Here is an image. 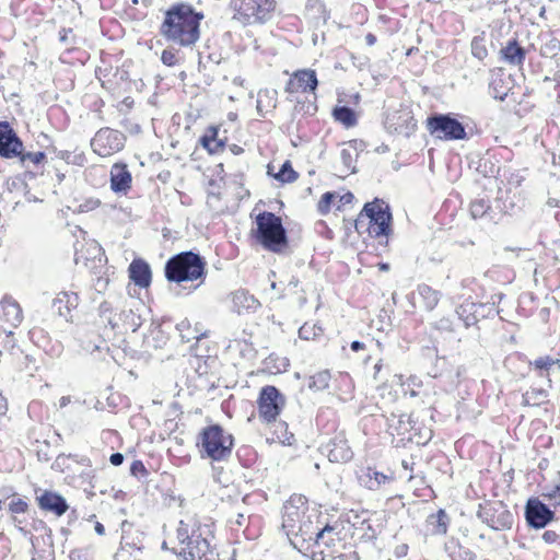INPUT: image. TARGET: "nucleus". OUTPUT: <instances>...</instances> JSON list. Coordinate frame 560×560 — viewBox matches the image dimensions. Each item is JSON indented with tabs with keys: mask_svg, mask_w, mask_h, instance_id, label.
I'll return each instance as SVG.
<instances>
[{
	"mask_svg": "<svg viewBox=\"0 0 560 560\" xmlns=\"http://www.w3.org/2000/svg\"><path fill=\"white\" fill-rule=\"evenodd\" d=\"M203 13L191 4L178 2L172 4L164 14L160 34L166 40L179 47H192L200 37V22Z\"/></svg>",
	"mask_w": 560,
	"mask_h": 560,
	"instance_id": "nucleus-1",
	"label": "nucleus"
},
{
	"mask_svg": "<svg viewBox=\"0 0 560 560\" xmlns=\"http://www.w3.org/2000/svg\"><path fill=\"white\" fill-rule=\"evenodd\" d=\"M256 229L252 236L266 250L283 254L289 245L287 229L282 219L273 212L262 211L255 219Z\"/></svg>",
	"mask_w": 560,
	"mask_h": 560,
	"instance_id": "nucleus-2",
	"label": "nucleus"
},
{
	"mask_svg": "<svg viewBox=\"0 0 560 560\" xmlns=\"http://www.w3.org/2000/svg\"><path fill=\"white\" fill-rule=\"evenodd\" d=\"M206 260L198 253L191 250L178 253L167 259L164 275L168 282L182 283L200 280L194 287L196 290L206 278Z\"/></svg>",
	"mask_w": 560,
	"mask_h": 560,
	"instance_id": "nucleus-3",
	"label": "nucleus"
},
{
	"mask_svg": "<svg viewBox=\"0 0 560 560\" xmlns=\"http://www.w3.org/2000/svg\"><path fill=\"white\" fill-rule=\"evenodd\" d=\"M176 536L182 546L179 555L185 560H218L217 552L203 537L201 526L197 522L179 521Z\"/></svg>",
	"mask_w": 560,
	"mask_h": 560,
	"instance_id": "nucleus-4",
	"label": "nucleus"
},
{
	"mask_svg": "<svg viewBox=\"0 0 560 560\" xmlns=\"http://www.w3.org/2000/svg\"><path fill=\"white\" fill-rule=\"evenodd\" d=\"M197 446L202 458L223 462L232 455L234 438L220 424H210L199 432Z\"/></svg>",
	"mask_w": 560,
	"mask_h": 560,
	"instance_id": "nucleus-5",
	"label": "nucleus"
},
{
	"mask_svg": "<svg viewBox=\"0 0 560 560\" xmlns=\"http://www.w3.org/2000/svg\"><path fill=\"white\" fill-rule=\"evenodd\" d=\"M364 217L370 220L368 231L372 237L378 238L390 234L393 215L387 202L375 198L373 201L364 205L354 224V228L359 233L361 228H363Z\"/></svg>",
	"mask_w": 560,
	"mask_h": 560,
	"instance_id": "nucleus-6",
	"label": "nucleus"
},
{
	"mask_svg": "<svg viewBox=\"0 0 560 560\" xmlns=\"http://www.w3.org/2000/svg\"><path fill=\"white\" fill-rule=\"evenodd\" d=\"M233 19L244 25L265 24L276 10V0H230Z\"/></svg>",
	"mask_w": 560,
	"mask_h": 560,
	"instance_id": "nucleus-7",
	"label": "nucleus"
},
{
	"mask_svg": "<svg viewBox=\"0 0 560 560\" xmlns=\"http://www.w3.org/2000/svg\"><path fill=\"white\" fill-rule=\"evenodd\" d=\"M282 527L295 548H302L304 542L313 539V533H310L312 522L303 521L299 508L292 503L284 506Z\"/></svg>",
	"mask_w": 560,
	"mask_h": 560,
	"instance_id": "nucleus-8",
	"label": "nucleus"
},
{
	"mask_svg": "<svg viewBox=\"0 0 560 560\" xmlns=\"http://www.w3.org/2000/svg\"><path fill=\"white\" fill-rule=\"evenodd\" d=\"M431 135L444 140H464L467 133L464 125L451 114H434L428 118Z\"/></svg>",
	"mask_w": 560,
	"mask_h": 560,
	"instance_id": "nucleus-9",
	"label": "nucleus"
},
{
	"mask_svg": "<svg viewBox=\"0 0 560 560\" xmlns=\"http://www.w3.org/2000/svg\"><path fill=\"white\" fill-rule=\"evenodd\" d=\"M478 517L494 530L510 529L514 523V515L501 501L480 505Z\"/></svg>",
	"mask_w": 560,
	"mask_h": 560,
	"instance_id": "nucleus-10",
	"label": "nucleus"
},
{
	"mask_svg": "<svg viewBox=\"0 0 560 560\" xmlns=\"http://www.w3.org/2000/svg\"><path fill=\"white\" fill-rule=\"evenodd\" d=\"M126 136L115 129L101 128L91 140V148L94 153L102 158L110 156L125 147Z\"/></svg>",
	"mask_w": 560,
	"mask_h": 560,
	"instance_id": "nucleus-11",
	"label": "nucleus"
},
{
	"mask_svg": "<svg viewBox=\"0 0 560 560\" xmlns=\"http://www.w3.org/2000/svg\"><path fill=\"white\" fill-rule=\"evenodd\" d=\"M259 417L266 422H275L285 405V397L272 385L260 389L257 400Z\"/></svg>",
	"mask_w": 560,
	"mask_h": 560,
	"instance_id": "nucleus-12",
	"label": "nucleus"
},
{
	"mask_svg": "<svg viewBox=\"0 0 560 560\" xmlns=\"http://www.w3.org/2000/svg\"><path fill=\"white\" fill-rule=\"evenodd\" d=\"M555 517L545 503L538 499H529L525 506V518L527 524L536 529L545 528Z\"/></svg>",
	"mask_w": 560,
	"mask_h": 560,
	"instance_id": "nucleus-13",
	"label": "nucleus"
},
{
	"mask_svg": "<svg viewBox=\"0 0 560 560\" xmlns=\"http://www.w3.org/2000/svg\"><path fill=\"white\" fill-rule=\"evenodd\" d=\"M23 149V142L8 121H0V156L18 158Z\"/></svg>",
	"mask_w": 560,
	"mask_h": 560,
	"instance_id": "nucleus-14",
	"label": "nucleus"
},
{
	"mask_svg": "<svg viewBox=\"0 0 560 560\" xmlns=\"http://www.w3.org/2000/svg\"><path fill=\"white\" fill-rule=\"evenodd\" d=\"M318 80L316 72L311 69L295 71L285 85V92L293 94L298 92L314 93L317 89Z\"/></svg>",
	"mask_w": 560,
	"mask_h": 560,
	"instance_id": "nucleus-15",
	"label": "nucleus"
},
{
	"mask_svg": "<svg viewBox=\"0 0 560 560\" xmlns=\"http://www.w3.org/2000/svg\"><path fill=\"white\" fill-rule=\"evenodd\" d=\"M31 341L40 348L51 358H58L63 351V346L59 341H52L48 334L40 327H33L28 331Z\"/></svg>",
	"mask_w": 560,
	"mask_h": 560,
	"instance_id": "nucleus-16",
	"label": "nucleus"
},
{
	"mask_svg": "<svg viewBox=\"0 0 560 560\" xmlns=\"http://www.w3.org/2000/svg\"><path fill=\"white\" fill-rule=\"evenodd\" d=\"M36 501L40 510L54 513L57 516L63 515L69 508L61 494L49 490H45L37 495Z\"/></svg>",
	"mask_w": 560,
	"mask_h": 560,
	"instance_id": "nucleus-17",
	"label": "nucleus"
},
{
	"mask_svg": "<svg viewBox=\"0 0 560 560\" xmlns=\"http://www.w3.org/2000/svg\"><path fill=\"white\" fill-rule=\"evenodd\" d=\"M147 311L145 305L140 301H133L132 305L125 308L119 314V319L126 329H131L132 332L137 331L142 323V312Z\"/></svg>",
	"mask_w": 560,
	"mask_h": 560,
	"instance_id": "nucleus-18",
	"label": "nucleus"
},
{
	"mask_svg": "<svg viewBox=\"0 0 560 560\" xmlns=\"http://www.w3.org/2000/svg\"><path fill=\"white\" fill-rule=\"evenodd\" d=\"M79 295L74 292H60L52 301V308L67 322L72 320L71 311L77 308Z\"/></svg>",
	"mask_w": 560,
	"mask_h": 560,
	"instance_id": "nucleus-19",
	"label": "nucleus"
},
{
	"mask_svg": "<svg viewBox=\"0 0 560 560\" xmlns=\"http://www.w3.org/2000/svg\"><path fill=\"white\" fill-rule=\"evenodd\" d=\"M131 173L128 171L127 165L116 163L110 170V188L114 192L126 194L131 185Z\"/></svg>",
	"mask_w": 560,
	"mask_h": 560,
	"instance_id": "nucleus-20",
	"label": "nucleus"
},
{
	"mask_svg": "<svg viewBox=\"0 0 560 560\" xmlns=\"http://www.w3.org/2000/svg\"><path fill=\"white\" fill-rule=\"evenodd\" d=\"M129 277L140 288H148L151 283V268L143 259H133L129 265Z\"/></svg>",
	"mask_w": 560,
	"mask_h": 560,
	"instance_id": "nucleus-21",
	"label": "nucleus"
},
{
	"mask_svg": "<svg viewBox=\"0 0 560 560\" xmlns=\"http://www.w3.org/2000/svg\"><path fill=\"white\" fill-rule=\"evenodd\" d=\"M470 214L476 219L483 220L489 223H497L500 219V212H497L490 206L489 199L478 198L470 203Z\"/></svg>",
	"mask_w": 560,
	"mask_h": 560,
	"instance_id": "nucleus-22",
	"label": "nucleus"
},
{
	"mask_svg": "<svg viewBox=\"0 0 560 560\" xmlns=\"http://www.w3.org/2000/svg\"><path fill=\"white\" fill-rule=\"evenodd\" d=\"M0 304L4 320L12 327H18L23 320V311L20 304L9 295H4Z\"/></svg>",
	"mask_w": 560,
	"mask_h": 560,
	"instance_id": "nucleus-23",
	"label": "nucleus"
},
{
	"mask_svg": "<svg viewBox=\"0 0 560 560\" xmlns=\"http://www.w3.org/2000/svg\"><path fill=\"white\" fill-rule=\"evenodd\" d=\"M328 458L330 462L340 463L348 462L352 458L353 453L347 441L341 436H336L328 445Z\"/></svg>",
	"mask_w": 560,
	"mask_h": 560,
	"instance_id": "nucleus-24",
	"label": "nucleus"
},
{
	"mask_svg": "<svg viewBox=\"0 0 560 560\" xmlns=\"http://www.w3.org/2000/svg\"><path fill=\"white\" fill-rule=\"evenodd\" d=\"M500 54L502 60L511 66H522L526 57V50L516 39L510 40L506 46L500 50Z\"/></svg>",
	"mask_w": 560,
	"mask_h": 560,
	"instance_id": "nucleus-25",
	"label": "nucleus"
},
{
	"mask_svg": "<svg viewBox=\"0 0 560 560\" xmlns=\"http://www.w3.org/2000/svg\"><path fill=\"white\" fill-rule=\"evenodd\" d=\"M389 477L381 471L371 467L366 468L359 476L360 485L369 490H377L382 485L386 483Z\"/></svg>",
	"mask_w": 560,
	"mask_h": 560,
	"instance_id": "nucleus-26",
	"label": "nucleus"
},
{
	"mask_svg": "<svg viewBox=\"0 0 560 560\" xmlns=\"http://www.w3.org/2000/svg\"><path fill=\"white\" fill-rule=\"evenodd\" d=\"M450 517L446 512L440 509L427 517L425 524L432 535H444L447 532Z\"/></svg>",
	"mask_w": 560,
	"mask_h": 560,
	"instance_id": "nucleus-27",
	"label": "nucleus"
},
{
	"mask_svg": "<svg viewBox=\"0 0 560 560\" xmlns=\"http://www.w3.org/2000/svg\"><path fill=\"white\" fill-rule=\"evenodd\" d=\"M482 304H476L474 302H466L460 304L457 310L456 314L458 318L464 323L465 327L474 326L478 323L479 316L478 312L480 308H482Z\"/></svg>",
	"mask_w": 560,
	"mask_h": 560,
	"instance_id": "nucleus-28",
	"label": "nucleus"
},
{
	"mask_svg": "<svg viewBox=\"0 0 560 560\" xmlns=\"http://www.w3.org/2000/svg\"><path fill=\"white\" fill-rule=\"evenodd\" d=\"M413 420L410 415L392 412L387 417L388 429H393L398 435H404L413 428Z\"/></svg>",
	"mask_w": 560,
	"mask_h": 560,
	"instance_id": "nucleus-29",
	"label": "nucleus"
},
{
	"mask_svg": "<svg viewBox=\"0 0 560 560\" xmlns=\"http://www.w3.org/2000/svg\"><path fill=\"white\" fill-rule=\"evenodd\" d=\"M277 107V91L260 90L257 95L256 110L259 117H265L267 112Z\"/></svg>",
	"mask_w": 560,
	"mask_h": 560,
	"instance_id": "nucleus-30",
	"label": "nucleus"
},
{
	"mask_svg": "<svg viewBox=\"0 0 560 560\" xmlns=\"http://www.w3.org/2000/svg\"><path fill=\"white\" fill-rule=\"evenodd\" d=\"M200 144L210 153L217 154L224 148V140L218 138V128L209 127L199 140Z\"/></svg>",
	"mask_w": 560,
	"mask_h": 560,
	"instance_id": "nucleus-31",
	"label": "nucleus"
},
{
	"mask_svg": "<svg viewBox=\"0 0 560 560\" xmlns=\"http://www.w3.org/2000/svg\"><path fill=\"white\" fill-rule=\"evenodd\" d=\"M417 296L420 299V302L423 304V307L431 312L439 304L441 299V293L428 284H419L417 288Z\"/></svg>",
	"mask_w": 560,
	"mask_h": 560,
	"instance_id": "nucleus-32",
	"label": "nucleus"
},
{
	"mask_svg": "<svg viewBox=\"0 0 560 560\" xmlns=\"http://www.w3.org/2000/svg\"><path fill=\"white\" fill-rule=\"evenodd\" d=\"M313 533V541L315 546L324 545L328 548L335 546V542L338 540L337 533H335V528L332 526L326 525L325 527L316 530H311Z\"/></svg>",
	"mask_w": 560,
	"mask_h": 560,
	"instance_id": "nucleus-33",
	"label": "nucleus"
},
{
	"mask_svg": "<svg viewBox=\"0 0 560 560\" xmlns=\"http://www.w3.org/2000/svg\"><path fill=\"white\" fill-rule=\"evenodd\" d=\"M445 550L452 560H475L476 558L470 549L460 546L454 538L445 544Z\"/></svg>",
	"mask_w": 560,
	"mask_h": 560,
	"instance_id": "nucleus-34",
	"label": "nucleus"
},
{
	"mask_svg": "<svg viewBox=\"0 0 560 560\" xmlns=\"http://www.w3.org/2000/svg\"><path fill=\"white\" fill-rule=\"evenodd\" d=\"M336 121L341 122L345 127L350 128L357 125L355 112L349 106H337L332 110Z\"/></svg>",
	"mask_w": 560,
	"mask_h": 560,
	"instance_id": "nucleus-35",
	"label": "nucleus"
},
{
	"mask_svg": "<svg viewBox=\"0 0 560 560\" xmlns=\"http://www.w3.org/2000/svg\"><path fill=\"white\" fill-rule=\"evenodd\" d=\"M331 375L329 371H319L316 374L310 376L308 388L313 392H322L329 387Z\"/></svg>",
	"mask_w": 560,
	"mask_h": 560,
	"instance_id": "nucleus-36",
	"label": "nucleus"
},
{
	"mask_svg": "<svg viewBox=\"0 0 560 560\" xmlns=\"http://www.w3.org/2000/svg\"><path fill=\"white\" fill-rule=\"evenodd\" d=\"M56 156L71 165L83 166L86 163V156L84 152L80 150H59L56 151Z\"/></svg>",
	"mask_w": 560,
	"mask_h": 560,
	"instance_id": "nucleus-37",
	"label": "nucleus"
},
{
	"mask_svg": "<svg viewBox=\"0 0 560 560\" xmlns=\"http://www.w3.org/2000/svg\"><path fill=\"white\" fill-rule=\"evenodd\" d=\"M547 396V390L542 388H530L523 394V404L527 406H539L546 400Z\"/></svg>",
	"mask_w": 560,
	"mask_h": 560,
	"instance_id": "nucleus-38",
	"label": "nucleus"
},
{
	"mask_svg": "<svg viewBox=\"0 0 560 560\" xmlns=\"http://www.w3.org/2000/svg\"><path fill=\"white\" fill-rule=\"evenodd\" d=\"M298 173L293 170L290 161H285L279 172L275 175V178L281 183H293L298 179Z\"/></svg>",
	"mask_w": 560,
	"mask_h": 560,
	"instance_id": "nucleus-39",
	"label": "nucleus"
},
{
	"mask_svg": "<svg viewBox=\"0 0 560 560\" xmlns=\"http://www.w3.org/2000/svg\"><path fill=\"white\" fill-rule=\"evenodd\" d=\"M340 160L343 166L342 172L348 175L357 172L355 162L357 154L353 155L352 151L349 149H342L340 151Z\"/></svg>",
	"mask_w": 560,
	"mask_h": 560,
	"instance_id": "nucleus-40",
	"label": "nucleus"
},
{
	"mask_svg": "<svg viewBox=\"0 0 560 560\" xmlns=\"http://www.w3.org/2000/svg\"><path fill=\"white\" fill-rule=\"evenodd\" d=\"M114 308L110 302L104 301L98 306V314L100 316L107 322V324L113 328L118 327V322L115 318V315L113 314Z\"/></svg>",
	"mask_w": 560,
	"mask_h": 560,
	"instance_id": "nucleus-41",
	"label": "nucleus"
},
{
	"mask_svg": "<svg viewBox=\"0 0 560 560\" xmlns=\"http://www.w3.org/2000/svg\"><path fill=\"white\" fill-rule=\"evenodd\" d=\"M275 434L277 440L283 445H292L294 442V434L288 431V424L285 422L276 424Z\"/></svg>",
	"mask_w": 560,
	"mask_h": 560,
	"instance_id": "nucleus-42",
	"label": "nucleus"
},
{
	"mask_svg": "<svg viewBox=\"0 0 560 560\" xmlns=\"http://www.w3.org/2000/svg\"><path fill=\"white\" fill-rule=\"evenodd\" d=\"M471 54L479 60H483L488 56L485 38L476 36L471 40Z\"/></svg>",
	"mask_w": 560,
	"mask_h": 560,
	"instance_id": "nucleus-43",
	"label": "nucleus"
},
{
	"mask_svg": "<svg viewBox=\"0 0 560 560\" xmlns=\"http://www.w3.org/2000/svg\"><path fill=\"white\" fill-rule=\"evenodd\" d=\"M22 164H26L27 162L33 163L34 165H38L42 163L45 159V153L42 151L38 152H23L21 151V154L18 155Z\"/></svg>",
	"mask_w": 560,
	"mask_h": 560,
	"instance_id": "nucleus-44",
	"label": "nucleus"
},
{
	"mask_svg": "<svg viewBox=\"0 0 560 560\" xmlns=\"http://www.w3.org/2000/svg\"><path fill=\"white\" fill-rule=\"evenodd\" d=\"M28 509V503L15 495L14 498H12V500L10 501L9 503V511L12 513V514H22V513H25Z\"/></svg>",
	"mask_w": 560,
	"mask_h": 560,
	"instance_id": "nucleus-45",
	"label": "nucleus"
},
{
	"mask_svg": "<svg viewBox=\"0 0 560 560\" xmlns=\"http://www.w3.org/2000/svg\"><path fill=\"white\" fill-rule=\"evenodd\" d=\"M161 61L167 67H174L179 63L177 52L173 48H166L162 51Z\"/></svg>",
	"mask_w": 560,
	"mask_h": 560,
	"instance_id": "nucleus-46",
	"label": "nucleus"
},
{
	"mask_svg": "<svg viewBox=\"0 0 560 560\" xmlns=\"http://www.w3.org/2000/svg\"><path fill=\"white\" fill-rule=\"evenodd\" d=\"M336 197H337V195L335 192H331V191L325 192L318 202V211L322 214L327 213L330 209L331 202L335 200Z\"/></svg>",
	"mask_w": 560,
	"mask_h": 560,
	"instance_id": "nucleus-47",
	"label": "nucleus"
},
{
	"mask_svg": "<svg viewBox=\"0 0 560 560\" xmlns=\"http://www.w3.org/2000/svg\"><path fill=\"white\" fill-rule=\"evenodd\" d=\"M130 475L136 477V478H143V477H147L149 475L144 464L137 459V460H133L131 466H130Z\"/></svg>",
	"mask_w": 560,
	"mask_h": 560,
	"instance_id": "nucleus-48",
	"label": "nucleus"
},
{
	"mask_svg": "<svg viewBox=\"0 0 560 560\" xmlns=\"http://www.w3.org/2000/svg\"><path fill=\"white\" fill-rule=\"evenodd\" d=\"M556 363L555 359L549 355L540 357L534 360L530 364L537 370H549Z\"/></svg>",
	"mask_w": 560,
	"mask_h": 560,
	"instance_id": "nucleus-49",
	"label": "nucleus"
},
{
	"mask_svg": "<svg viewBox=\"0 0 560 560\" xmlns=\"http://www.w3.org/2000/svg\"><path fill=\"white\" fill-rule=\"evenodd\" d=\"M434 328L436 330L445 331V332H453L455 330L453 320L447 317H443V318H440L439 320H436L434 323Z\"/></svg>",
	"mask_w": 560,
	"mask_h": 560,
	"instance_id": "nucleus-50",
	"label": "nucleus"
},
{
	"mask_svg": "<svg viewBox=\"0 0 560 560\" xmlns=\"http://www.w3.org/2000/svg\"><path fill=\"white\" fill-rule=\"evenodd\" d=\"M295 109L299 113H303L304 115H314L317 110V107L314 102L298 101V105H296Z\"/></svg>",
	"mask_w": 560,
	"mask_h": 560,
	"instance_id": "nucleus-51",
	"label": "nucleus"
},
{
	"mask_svg": "<svg viewBox=\"0 0 560 560\" xmlns=\"http://www.w3.org/2000/svg\"><path fill=\"white\" fill-rule=\"evenodd\" d=\"M0 345L4 350H12L16 347V339L12 331L5 332L3 337L0 336Z\"/></svg>",
	"mask_w": 560,
	"mask_h": 560,
	"instance_id": "nucleus-52",
	"label": "nucleus"
},
{
	"mask_svg": "<svg viewBox=\"0 0 560 560\" xmlns=\"http://www.w3.org/2000/svg\"><path fill=\"white\" fill-rule=\"evenodd\" d=\"M176 327L179 330L180 336H182L184 341L189 342L191 339H196V340L200 339L199 336H190L188 334H184V329L185 328H189V322L187 319L182 320L179 324H177Z\"/></svg>",
	"mask_w": 560,
	"mask_h": 560,
	"instance_id": "nucleus-53",
	"label": "nucleus"
},
{
	"mask_svg": "<svg viewBox=\"0 0 560 560\" xmlns=\"http://www.w3.org/2000/svg\"><path fill=\"white\" fill-rule=\"evenodd\" d=\"M549 501L555 504H560V486H556L550 492L544 494Z\"/></svg>",
	"mask_w": 560,
	"mask_h": 560,
	"instance_id": "nucleus-54",
	"label": "nucleus"
},
{
	"mask_svg": "<svg viewBox=\"0 0 560 560\" xmlns=\"http://www.w3.org/2000/svg\"><path fill=\"white\" fill-rule=\"evenodd\" d=\"M199 56H200V63L205 62V61H203L205 56H207V59H208V60L213 61V62H215V63H219V62H220V60H221V59H220L221 54H220V52H217V51H214V52L200 51V52H199Z\"/></svg>",
	"mask_w": 560,
	"mask_h": 560,
	"instance_id": "nucleus-55",
	"label": "nucleus"
},
{
	"mask_svg": "<svg viewBox=\"0 0 560 560\" xmlns=\"http://www.w3.org/2000/svg\"><path fill=\"white\" fill-rule=\"evenodd\" d=\"M500 81H493L491 84H490V89L492 90L493 92V97L497 98V100H500V101H504L508 93L505 91L503 92H500V91H497V84H499Z\"/></svg>",
	"mask_w": 560,
	"mask_h": 560,
	"instance_id": "nucleus-56",
	"label": "nucleus"
},
{
	"mask_svg": "<svg viewBox=\"0 0 560 560\" xmlns=\"http://www.w3.org/2000/svg\"><path fill=\"white\" fill-rule=\"evenodd\" d=\"M559 538V535L555 530H546L542 534V539L547 544H553Z\"/></svg>",
	"mask_w": 560,
	"mask_h": 560,
	"instance_id": "nucleus-57",
	"label": "nucleus"
},
{
	"mask_svg": "<svg viewBox=\"0 0 560 560\" xmlns=\"http://www.w3.org/2000/svg\"><path fill=\"white\" fill-rule=\"evenodd\" d=\"M124 455L121 453H113L109 457V462L113 466H120L124 463Z\"/></svg>",
	"mask_w": 560,
	"mask_h": 560,
	"instance_id": "nucleus-58",
	"label": "nucleus"
},
{
	"mask_svg": "<svg viewBox=\"0 0 560 560\" xmlns=\"http://www.w3.org/2000/svg\"><path fill=\"white\" fill-rule=\"evenodd\" d=\"M32 560H54V556L51 552L46 553L45 551H37Z\"/></svg>",
	"mask_w": 560,
	"mask_h": 560,
	"instance_id": "nucleus-59",
	"label": "nucleus"
},
{
	"mask_svg": "<svg viewBox=\"0 0 560 560\" xmlns=\"http://www.w3.org/2000/svg\"><path fill=\"white\" fill-rule=\"evenodd\" d=\"M0 493L3 498L5 499H9V498H14L16 494L15 492L13 491L12 488H9V487H4L0 490Z\"/></svg>",
	"mask_w": 560,
	"mask_h": 560,
	"instance_id": "nucleus-60",
	"label": "nucleus"
},
{
	"mask_svg": "<svg viewBox=\"0 0 560 560\" xmlns=\"http://www.w3.org/2000/svg\"><path fill=\"white\" fill-rule=\"evenodd\" d=\"M354 199V196L352 192H346L342 196H340V202L342 205L351 203Z\"/></svg>",
	"mask_w": 560,
	"mask_h": 560,
	"instance_id": "nucleus-61",
	"label": "nucleus"
},
{
	"mask_svg": "<svg viewBox=\"0 0 560 560\" xmlns=\"http://www.w3.org/2000/svg\"><path fill=\"white\" fill-rule=\"evenodd\" d=\"M8 411V404L5 398L0 393V417L4 416Z\"/></svg>",
	"mask_w": 560,
	"mask_h": 560,
	"instance_id": "nucleus-62",
	"label": "nucleus"
},
{
	"mask_svg": "<svg viewBox=\"0 0 560 560\" xmlns=\"http://www.w3.org/2000/svg\"><path fill=\"white\" fill-rule=\"evenodd\" d=\"M350 348L352 351L358 352L365 348V345L359 340H354L350 343Z\"/></svg>",
	"mask_w": 560,
	"mask_h": 560,
	"instance_id": "nucleus-63",
	"label": "nucleus"
},
{
	"mask_svg": "<svg viewBox=\"0 0 560 560\" xmlns=\"http://www.w3.org/2000/svg\"><path fill=\"white\" fill-rule=\"evenodd\" d=\"M407 551H408V546L407 545H400V546L396 547L395 555L397 557H404V556L407 555Z\"/></svg>",
	"mask_w": 560,
	"mask_h": 560,
	"instance_id": "nucleus-64",
	"label": "nucleus"
}]
</instances>
